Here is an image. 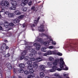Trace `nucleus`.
I'll return each mask as SVG.
<instances>
[{
	"instance_id": "nucleus-1",
	"label": "nucleus",
	"mask_w": 78,
	"mask_h": 78,
	"mask_svg": "<svg viewBox=\"0 0 78 78\" xmlns=\"http://www.w3.org/2000/svg\"><path fill=\"white\" fill-rule=\"evenodd\" d=\"M33 66H29L27 67V69H29V71L30 73H33L34 72V70H36L38 67V65L36 64V63H34Z\"/></svg>"
},
{
	"instance_id": "nucleus-2",
	"label": "nucleus",
	"mask_w": 78,
	"mask_h": 78,
	"mask_svg": "<svg viewBox=\"0 0 78 78\" xmlns=\"http://www.w3.org/2000/svg\"><path fill=\"white\" fill-rule=\"evenodd\" d=\"M37 61H34L32 62V61H28L27 62V64L28 65H29V66H34V63H36L37 65V62H41V61H42V58L40 57H38L36 58Z\"/></svg>"
},
{
	"instance_id": "nucleus-3",
	"label": "nucleus",
	"mask_w": 78,
	"mask_h": 78,
	"mask_svg": "<svg viewBox=\"0 0 78 78\" xmlns=\"http://www.w3.org/2000/svg\"><path fill=\"white\" fill-rule=\"evenodd\" d=\"M59 66L60 68H63V69L64 68V66L66 67V65L64 61V59L62 58L60 59Z\"/></svg>"
},
{
	"instance_id": "nucleus-4",
	"label": "nucleus",
	"mask_w": 78,
	"mask_h": 78,
	"mask_svg": "<svg viewBox=\"0 0 78 78\" xmlns=\"http://www.w3.org/2000/svg\"><path fill=\"white\" fill-rule=\"evenodd\" d=\"M74 45L76 47V48H77L76 50L78 51V43L77 42L74 43V44L69 43L67 44V47H72Z\"/></svg>"
},
{
	"instance_id": "nucleus-5",
	"label": "nucleus",
	"mask_w": 78,
	"mask_h": 78,
	"mask_svg": "<svg viewBox=\"0 0 78 78\" xmlns=\"http://www.w3.org/2000/svg\"><path fill=\"white\" fill-rule=\"evenodd\" d=\"M9 2L7 1H3L0 2L1 5H2V6H4L8 7L9 6Z\"/></svg>"
},
{
	"instance_id": "nucleus-6",
	"label": "nucleus",
	"mask_w": 78,
	"mask_h": 78,
	"mask_svg": "<svg viewBox=\"0 0 78 78\" xmlns=\"http://www.w3.org/2000/svg\"><path fill=\"white\" fill-rule=\"evenodd\" d=\"M13 72L15 73H16V72H17L18 73H23V69H14Z\"/></svg>"
},
{
	"instance_id": "nucleus-7",
	"label": "nucleus",
	"mask_w": 78,
	"mask_h": 78,
	"mask_svg": "<svg viewBox=\"0 0 78 78\" xmlns=\"http://www.w3.org/2000/svg\"><path fill=\"white\" fill-rule=\"evenodd\" d=\"M26 54L27 51H23L22 54V55L21 56L20 58V60H22L24 59V58H25V55H26Z\"/></svg>"
},
{
	"instance_id": "nucleus-8",
	"label": "nucleus",
	"mask_w": 78,
	"mask_h": 78,
	"mask_svg": "<svg viewBox=\"0 0 78 78\" xmlns=\"http://www.w3.org/2000/svg\"><path fill=\"white\" fill-rule=\"evenodd\" d=\"M34 46L36 47V49L37 50H39L41 48V45L37 43H35L33 44Z\"/></svg>"
},
{
	"instance_id": "nucleus-9",
	"label": "nucleus",
	"mask_w": 78,
	"mask_h": 78,
	"mask_svg": "<svg viewBox=\"0 0 78 78\" xmlns=\"http://www.w3.org/2000/svg\"><path fill=\"white\" fill-rule=\"evenodd\" d=\"M6 65L7 66V68L8 69H9V70H12V67L10 63H7Z\"/></svg>"
},
{
	"instance_id": "nucleus-10",
	"label": "nucleus",
	"mask_w": 78,
	"mask_h": 78,
	"mask_svg": "<svg viewBox=\"0 0 78 78\" xmlns=\"http://www.w3.org/2000/svg\"><path fill=\"white\" fill-rule=\"evenodd\" d=\"M30 51L31 53H34V55H36L37 54V51H35V49H30Z\"/></svg>"
},
{
	"instance_id": "nucleus-11",
	"label": "nucleus",
	"mask_w": 78,
	"mask_h": 78,
	"mask_svg": "<svg viewBox=\"0 0 78 78\" xmlns=\"http://www.w3.org/2000/svg\"><path fill=\"white\" fill-rule=\"evenodd\" d=\"M23 3H21V5L22 6H25L26 4L28 3V1H27V0H23Z\"/></svg>"
},
{
	"instance_id": "nucleus-12",
	"label": "nucleus",
	"mask_w": 78,
	"mask_h": 78,
	"mask_svg": "<svg viewBox=\"0 0 78 78\" xmlns=\"http://www.w3.org/2000/svg\"><path fill=\"white\" fill-rule=\"evenodd\" d=\"M20 20L19 19H16L14 20L13 21V23L15 24H16V23H19L20 22Z\"/></svg>"
},
{
	"instance_id": "nucleus-13",
	"label": "nucleus",
	"mask_w": 78,
	"mask_h": 78,
	"mask_svg": "<svg viewBox=\"0 0 78 78\" xmlns=\"http://www.w3.org/2000/svg\"><path fill=\"white\" fill-rule=\"evenodd\" d=\"M59 59H56L53 62V64L54 66H57V65H58V63L59 62Z\"/></svg>"
},
{
	"instance_id": "nucleus-14",
	"label": "nucleus",
	"mask_w": 78,
	"mask_h": 78,
	"mask_svg": "<svg viewBox=\"0 0 78 78\" xmlns=\"http://www.w3.org/2000/svg\"><path fill=\"white\" fill-rule=\"evenodd\" d=\"M4 27L6 28H8L9 27V24L8 22L6 21L4 23Z\"/></svg>"
},
{
	"instance_id": "nucleus-15",
	"label": "nucleus",
	"mask_w": 78,
	"mask_h": 78,
	"mask_svg": "<svg viewBox=\"0 0 78 78\" xmlns=\"http://www.w3.org/2000/svg\"><path fill=\"white\" fill-rule=\"evenodd\" d=\"M19 67L21 69H23V68H24L25 67V66L23 63H20L19 65Z\"/></svg>"
},
{
	"instance_id": "nucleus-16",
	"label": "nucleus",
	"mask_w": 78,
	"mask_h": 78,
	"mask_svg": "<svg viewBox=\"0 0 78 78\" xmlns=\"http://www.w3.org/2000/svg\"><path fill=\"white\" fill-rule=\"evenodd\" d=\"M14 16H15L14 13H10L8 14V16L9 17L11 18L12 17H13Z\"/></svg>"
},
{
	"instance_id": "nucleus-17",
	"label": "nucleus",
	"mask_w": 78,
	"mask_h": 78,
	"mask_svg": "<svg viewBox=\"0 0 78 78\" xmlns=\"http://www.w3.org/2000/svg\"><path fill=\"white\" fill-rule=\"evenodd\" d=\"M11 4L13 6H16L17 5V2L13 1L11 2Z\"/></svg>"
},
{
	"instance_id": "nucleus-18",
	"label": "nucleus",
	"mask_w": 78,
	"mask_h": 78,
	"mask_svg": "<svg viewBox=\"0 0 78 78\" xmlns=\"http://www.w3.org/2000/svg\"><path fill=\"white\" fill-rule=\"evenodd\" d=\"M40 70H43L44 69H45L46 67L43 65H41L40 66Z\"/></svg>"
},
{
	"instance_id": "nucleus-19",
	"label": "nucleus",
	"mask_w": 78,
	"mask_h": 78,
	"mask_svg": "<svg viewBox=\"0 0 78 78\" xmlns=\"http://www.w3.org/2000/svg\"><path fill=\"white\" fill-rule=\"evenodd\" d=\"M40 76L41 78H43L45 76V74L44 73L41 72L40 73Z\"/></svg>"
},
{
	"instance_id": "nucleus-20",
	"label": "nucleus",
	"mask_w": 78,
	"mask_h": 78,
	"mask_svg": "<svg viewBox=\"0 0 78 78\" xmlns=\"http://www.w3.org/2000/svg\"><path fill=\"white\" fill-rule=\"evenodd\" d=\"M10 10H16V7L12 6L9 8Z\"/></svg>"
},
{
	"instance_id": "nucleus-21",
	"label": "nucleus",
	"mask_w": 78,
	"mask_h": 78,
	"mask_svg": "<svg viewBox=\"0 0 78 78\" xmlns=\"http://www.w3.org/2000/svg\"><path fill=\"white\" fill-rule=\"evenodd\" d=\"M46 48L45 47H43L41 49V51H43V52H46V51H45V50H46Z\"/></svg>"
},
{
	"instance_id": "nucleus-22",
	"label": "nucleus",
	"mask_w": 78,
	"mask_h": 78,
	"mask_svg": "<svg viewBox=\"0 0 78 78\" xmlns=\"http://www.w3.org/2000/svg\"><path fill=\"white\" fill-rule=\"evenodd\" d=\"M25 16V15H21L20 16L18 17V18L19 19H23V18L24 17V16Z\"/></svg>"
},
{
	"instance_id": "nucleus-23",
	"label": "nucleus",
	"mask_w": 78,
	"mask_h": 78,
	"mask_svg": "<svg viewBox=\"0 0 78 78\" xmlns=\"http://www.w3.org/2000/svg\"><path fill=\"white\" fill-rule=\"evenodd\" d=\"M44 45H49V42L48 41H45L44 43Z\"/></svg>"
},
{
	"instance_id": "nucleus-24",
	"label": "nucleus",
	"mask_w": 78,
	"mask_h": 78,
	"mask_svg": "<svg viewBox=\"0 0 78 78\" xmlns=\"http://www.w3.org/2000/svg\"><path fill=\"white\" fill-rule=\"evenodd\" d=\"M1 8V12H4L5 11V8L3 6L1 7V5H0V8Z\"/></svg>"
},
{
	"instance_id": "nucleus-25",
	"label": "nucleus",
	"mask_w": 78,
	"mask_h": 78,
	"mask_svg": "<svg viewBox=\"0 0 78 78\" xmlns=\"http://www.w3.org/2000/svg\"><path fill=\"white\" fill-rule=\"evenodd\" d=\"M6 47V44H2V45L1 46V48H2L3 49V48H5V47Z\"/></svg>"
},
{
	"instance_id": "nucleus-26",
	"label": "nucleus",
	"mask_w": 78,
	"mask_h": 78,
	"mask_svg": "<svg viewBox=\"0 0 78 78\" xmlns=\"http://www.w3.org/2000/svg\"><path fill=\"white\" fill-rule=\"evenodd\" d=\"M24 73L26 75H29L30 73V72L27 70L25 71Z\"/></svg>"
},
{
	"instance_id": "nucleus-27",
	"label": "nucleus",
	"mask_w": 78,
	"mask_h": 78,
	"mask_svg": "<svg viewBox=\"0 0 78 78\" xmlns=\"http://www.w3.org/2000/svg\"><path fill=\"white\" fill-rule=\"evenodd\" d=\"M10 56V54H9V53H8L7 54L5 55L4 56V57H5V58H8Z\"/></svg>"
},
{
	"instance_id": "nucleus-28",
	"label": "nucleus",
	"mask_w": 78,
	"mask_h": 78,
	"mask_svg": "<svg viewBox=\"0 0 78 78\" xmlns=\"http://www.w3.org/2000/svg\"><path fill=\"white\" fill-rule=\"evenodd\" d=\"M19 12V11L18 10H16L15 11V12L16 14V15H20V13Z\"/></svg>"
},
{
	"instance_id": "nucleus-29",
	"label": "nucleus",
	"mask_w": 78,
	"mask_h": 78,
	"mask_svg": "<svg viewBox=\"0 0 78 78\" xmlns=\"http://www.w3.org/2000/svg\"><path fill=\"white\" fill-rule=\"evenodd\" d=\"M57 68V66H56L55 65V66H53L52 67V69H53L54 70H55V71Z\"/></svg>"
},
{
	"instance_id": "nucleus-30",
	"label": "nucleus",
	"mask_w": 78,
	"mask_h": 78,
	"mask_svg": "<svg viewBox=\"0 0 78 78\" xmlns=\"http://www.w3.org/2000/svg\"><path fill=\"white\" fill-rule=\"evenodd\" d=\"M31 9L33 10L34 11L36 10V8L34 6H32L31 8Z\"/></svg>"
},
{
	"instance_id": "nucleus-31",
	"label": "nucleus",
	"mask_w": 78,
	"mask_h": 78,
	"mask_svg": "<svg viewBox=\"0 0 78 78\" xmlns=\"http://www.w3.org/2000/svg\"><path fill=\"white\" fill-rule=\"evenodd\" d=\"M49 60L50 61H53L54 60V58H53L51 57H50L49 58Z\"/></svg>"
},
{
	"instance_id": "nucleus-32",
	"label": "nucleus",
	"mask_w": 78,
	"mask_h": 78,
	"mask_svg": "<svg viewBox=\"0 0 78 78\" xmlns=\"http://www.w3.org/2000/svg\"><path fill=\"white\" fill-rule=\"evenodd\" d=\"M24 59L25 61H27V60H28V59H29V57L28 56H26L25 57L24 56Z\"/></svg>"
},
{
	"instance_id": "nucleus-33",
	"label": "nucleus",
	"mask_w": 78,
	"mask_h": 78,
	"mask_svg": "<svg viewBox=\"0 0 78 78\" xmlns=\"http://www.w3.org/2000/svg\"><path fill=\"white\" fill-rule=\"evenodd\" d=\"M27 9H28L27 8V7H24L23 9V11L24 12H26V11H27Z\"/></svg>"
},
{
	"instance_id": "nucleus-34",
	"label": "nucleus",
	"mask_w": 78,
	"mask_h": 78,
	"mask_svg": "<svg viewBox=\"0 0 78 78\" xmlns=\"http://www.w3.org/2000/svg\"><path fill=\"white\" fill-rule=\"evenodd\" d=\"M66 67L65 68H64V66L63 67V68H61V69H63V70H68V69L67 67H66V66H65Z\"/></svg>"
},
{
	"instance_id": "nucleus-35",
	"label": "nucleus",
	"mask_w": 78,
	"mask_h": 78,
	"mask_svg": "<svg viewBox=\"0 0 78 78\" xmlns=\"http://www.w3.org/2000/svg\"><path fill=\"white\" fill-rule=\"evenodd\" d=\"M52 52L51 51H48V55H51Z\"/></svg>"
},
{
	"instance_id": "nucleus-36",
	"label": "nucleus",
	"mask_w": 78,
	"mask_h": 78,
	"mask_svg": "<svg viewBox=\"0 0 78 78\" xmlns=\"http://www.w3.org/2000/svg\"><path fill=\"white\" fill-rule=\"evenodd\" d=\"M45 36H46V37H47V39H50L51 38V36H49V35H45Z\"/></svg>"
},
{
	"instance_id": "nucleus-37",
	"label": "nucleus",
	"mask_w": 78,
	"mask_h": 78,
	"mask_svg": "<svg viewBox=\"0 0 78 78\" xmlns=\"http://www.w3.org/2000/svg\"><path fill=\"white\" fill-rule=\"evenodd\" d=\"M29 56L32 57V56H35L36 55H34V53H33V54H30L29 55Z\"/></svg>"
},
{
	"instance_id": "nucleus-38",
	"label": "nucleus",
	"mask_w": 78,
	"mask_h": 78,
	"mask_svg": "<svg viewBox=\"0 0 78 78\" xmlns=\"http://www.w3.org/2000/svg\"><path fill=\"white\" fill-rule=\"evenodd\" d=\"M28 5L29 6H31V5H32V2L30 1V2L28 3Z\"/></svg>"
},
{
	"instance_id": "nucleus-39",
	"label": "nucleus",
	"mask_w": 78,
	"mask_h": 78,
	"mask_svg": "<svg viewBox=\"0 0 78 78\" xmlns=\"http://www.w3.org/2000/svg\"><path fill=\"white\" fill-rule=\"evenodd\" d=\"M40 28L41 29H44V25H41V26L40 27Z\"/></svg>"
},
{
	"instance_id": "nucleus-40",
	"label": "nucleus",
	"mask_w": 78,
	"mask_h": 78,
	"mask_svg": "<svg viewBox=\"0 0 78 78\" xmlns=\"http://www.w3.org/2000/svg\"><path fill=\"white\" fill-rule=\"evenodd\" d=\"M46 35H45V34H44L43 33H42L40 35L41 36H45Z\"/></svg>"
},
{
	"instance_id": "nucleus-41",
	"label": "nucleus",
	"mask_w": 78,
	"mask_h": 78,
	"mask_svg": "<svg viewBox=\"0 0 78 78\" xmlns=\"http://www.w3.org/2000/svg\"><path fill=\"white\" fill-rule=\"evenodd\" d=\"M57 55L58 56H62V54L60 52H58L57 53Z\"/></svg>"
},
{
	"instance_id": "nucleus-42",
	"label": "nucleus",
	"mask_w": 78,
	"mask_h": 78,
	"mask_svg": "<svg viewBox=\"0 0 78 78\" xmlns=\"http://www.w3.org/2000/svg\"><path fill=\"white\" fill-rule=\"evenodd\" d=\"M38 22V21H37V20H35L34 21V23H35V25H37V22Z\"/></svg>"
},
{
	"instance_id": "nucleus-43",
	"label": "nucleus",
	"mask_w": 78,
	"mask_h": 78,
	"mask_svg": "<svg viewBox=\"0 0 78 78\" xmlns=\"http://www.w3.org/2000/svg\"><path fill=\"white\" fill-rule=\"evenodd\" d=\"M9 26H11V27H13V26H14V23H9Z\"/></svg>"
},
{
	"instance_id": "nucleus-44",
	"label": "nucleus",
	"mask_w": 78,
	"mask_h": 78,
	"mask_svg": "<svg viewBox=\"0 0 78 78\" xmlns=\"http://www.w3.org/2000/svg\"><path fill=\"white\" fill-rule=\"evenodd\" d=\"M54 76H57V77H59V76L60 75H59V74H58L56 73H55L54 74Z\"/></svg>"
},
{
	"instance_id": "nucleus-45",
	"label": "nucleus",
	"mask_w": 78,
	"mask_h": 78,
	"mask_svg": "<svg viewBox=\"0 0 78 78\" xmlns=\"http://www.w3.org/2000/svg\"><path fill=\"white\" fill-rule=\"evenodd\" d=\"M50 72H55V70L54 69H50Z\"/></svg>"
},
{
	"instance_id": "nucleus-46",
	"label": "nucleus",
	"mask_w": 78,
	"mask_h": 78,
	"mask_svg": "<svg viewBox=\"0 0 78 78\" xmlns=\"http://www.w3.org/2000/svg\"><path fill=\"white\" fill-rule=\"evenodd\" d=\"M32 74H30V76H31V77L34 78V74L33 73H31Z\"/></svg>"
},
{
	"instance_id": "nucleus-47",
	"label": "nucleus",
	"mask_w": 78,
	"mask_h": 78,
	"mask_svg": "<svg viewBox=\"0 0 78 78\" xmlns=\"http://www.w3.org/2000/svg\"><path fill=\"white\" fill-rule=\"evenodd\" d=\"M37 41H38V42H41V41H42V40L41 39V38H38L37 39Z\"/></svg>"
},
{
	"instance_id": "nucleus-48",
	"label": "nucleus",
	"mask_w": 78,
	"mask_h": 78,
	"mask_svg": "<svg viewBox=\"0 0 78 78\" xmlns=\"http://www.w3.org/2000/svg\"><path fill=\"white\" fill-rule=\"evenodd\" d=\"M49 48L50 49H52V48H53V46H51L49 47Z\"/></svg>"
},
{
	"instance_id": "nucleus-49",
	"label": "nucleus",
	"mask_w": 78,
	"mask_h": 78,
	"mask_svg": "<svg viewBox=\"0 0 78 78\" xmlns=\"http://www.w3.org/2000/svg\"><path fill=\"white\" fill-rule=\"evenodd\" d=\"M62 68H58L57 69V70H58V71H61V70H62Z\"/></svg>"
},
{
	"instance_id": "nucleus-50",
	"label": "nucleus",
	"mask_w": 78,
	"mask_h": 78,
	"mask_svg": "<svg viewBox=\"0 0 78 78\" xmlns=\"http://www.w3.org/2000/svg\"><path fill=\"white\" fill-rule=\"evenodd\" d=\"M41 29V30H40L39 31H42V32H44V31H45V30H44V29Z\"/></svg>"
},
{
	"instance_id": "nucleus-51",
	"label": "nucleus",
	"mask_w": 78,
	"mask_h": 78,
	"mask_svg": "<svg viewBox=\"0 0 78 78\" xmlns=\"http://www.w3.org/2000/svg\"><path fill=\"white\" fill-rule=\"evenodd\" d=\"M5 50H7L8 49H9V47H8V46H6V47H5Z\"/></svg>"
},
{
	"instance_id": "nucleus-52",
	"label": "nucleus",
	"mask_w": 78,
	"mask_h": 78,
	"mask_svg": "<svg viewBox=\"0 0 78 78\" xmlns=\"http://www.w3.org/2000/svg\"><path fill=\"white\" fill-rule=\"evenodd\" d=\"M31 60L32 61H35V58H31Z\"/></svg>"
},
{
	"instance_id": "nucleus-53",
	"label": "nucleus",
	"mask_w": 78,
	"mask_h": 78,
	"mask_svg": "<svg viewBox=\"0 0 78 78\" xmlns=\"http://www.w3.org/2000/svg\"><path fill=\"white\" fill-rule=\"evenodd\" d=\"M5 14H7V15H8H8L10 13H9V12H5Z\"/></svg>"
},
{
	"instance_id": "nucleus-54",
	"label": "nucleus",
	"mask_w": 78,
	"mask_h": 78,
	"mask_svg": "<svg viewBox=\"0 0 78 78\" xmlns=\"http://www.w3.org/2000/svg\"><path fill=\"white\" fill-rule=\"evenodd\" d=\"M8 34H9V36H11L12 35V34H11L10 32H9Z\"/></svg>"
},
{
	"instance_id": "nucleus-55",
	"label": "nucleus",
	"mask_w": 78,
	"mask_h": 78,
	"mask_svg": "<svg viewBox=\"0 0 78 78\" xmlns=\"http://www.w3.org/2000/svg\"><path fill=\"white\" fill-rule=\"evenodd\" d=\"M40 19H41V17L40 16L38 17L37 19V21L39 22V20Z\"/></svg>"
},
{
	"instance_id": "nucleus-56",
	"label": "nucleus",
	"mask_w": 78,
	"mask_h": 78,
	"mask_svg": "<svg viewBox=\"0 0 78 78\" xmlns=\"http://www.w3.org/2000/svg\"><path fill=\"white\" fill-rule=\"evenodd\" d=\"M52 53H53L54 55H55L56 54V52H55V51H52Z\"/></svg>"
},
{
	"instance_id": "nucleus-57",
	"label": "nucleus",
	"mask_w": 78,
	"mask_h": 78,
	"mask_svg": "<svg viewBox=\"0 0 78 78\" xmlns=\"http://www.w3.org/2000/svg\"><path fill=\"white\" fill-rule=\"evenodd\" d=\"M52 44H53V45H56V42H52Z\"/></svg>"
},
{
	"instance_id": "nucleus-58",
	"label": "nucleus",
	"mask_w": 78,
	"mask_h": 78,
	"mask_svg": "<svg viewBox=\"0 0 78 78\" xmlns=\"http://www.w3.org/2000/svg\"><path fill=\"white\" fill-rule=\"evenodd\" d=\"M38 55H41L42 54V52H41V51H39L38 52Z\"/></svg>"
},
{
	"instance_id": "nucleus-59",
	"label": "nucleus",
	"mask_w": 78,
	"mask_h": 78,
	"mask_svg": "<svg viewBox=\"0 0 78 78\" xmlns=\"http://www.w3.org/2000/svg\"><path fill=\"white\" fill-rule=\"evenodd\" d=\"M27 77H28V78H31V75H28L27 76Z\"/></svg>"
},
{
	"instance_id": "nucleus-60",
	"label": "nucleus",
	"mask_w": 78,
	"mask_h": 78,
	"mask_svg": "<svg viewBox=\"0 0 78 78\" xmlns=\"http://www.w3.org/2000/svg\"><path fill=\"white\" fill-rule=\"evenodd\" d=\"M47 55H48L47 53H45L44 54V56H47Z\"/></svg>"
},
{
	"instance_id": "nucleus-61",
	"label": "nucleus",
	"mask_w": 78,
	"mask_h": 78,
	"mask_svg": "<svg viewBox=\"0 0 78 78\" xmlns=\"http://www.w3.org/2000/svg\"><path fill=\"white\" fill-rule=\"evenodd\" d=\"M0 30H3V28L1 26H0Z\"/></svg>"
},
{
	"instance_id": "nucleus-62",
	"label": "nucleus",
	"mask_w": 78,
	"mask_h": 78,
	"mask_svg": "<svg viewBox=\"0 0 78 78\" xmlns=\"http://www.w3.org/2000/svg\"><path fill=\"white\" fill-rule=\"evenodd\" d=\"M35 27L34 24H32V26H31V27Z\"/></svg>"
},
{
	"instance_id": "nucleus-63",
	"label": "nucleus",
	"mask_w": 78,
	"mask_h": 78,
	"mask_svg": "<svg viewBox=\"0 0 78 78\" xmlns=\"http://www.w3.org/2000/svg\"><path fill=\"white\" fill-rule=\"evenodd\" d=\"M4 42L6 43H7L8 42V40H5Z\"/></svg>"
},
{
	"instance_id": "nucleus-64",
	"label": "nucleus",
	"mask_w": 78,
	"mask_h": 78,
	"mask_svg": "<svg viewBox=\"0 0 78 78\" xmlns=\"http://www.w3.org/2000/svg\"><path fill=\"white\" fill-rule=\"evenodd\" d=\"M63 76H64L65 77H66V76H67V75L65 74H63Z\"/></svg>"
}]
</instances>
